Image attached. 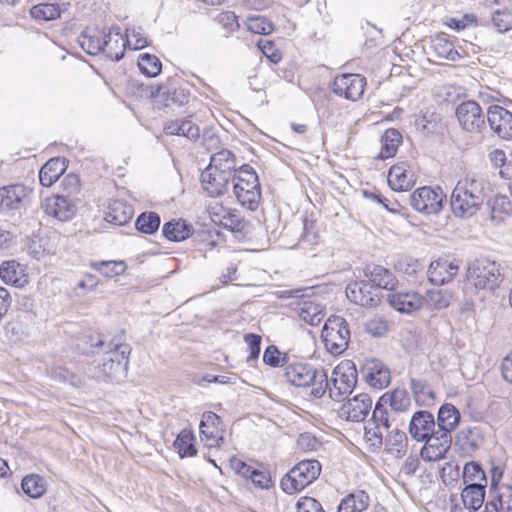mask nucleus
<instances>
[{
  "mask_svg": "<svg viewBox=\"0 0 512 512\" xmlns=\"http://www.w3.org/2000/svg\"><path fill=\"white\" fill-rule=\"evenodd\" d=\"M487 195V180L480 174L468 173L452 191L451 210L456 217L470 218L480 210Z\"/></svg>",
  "mask_w": 512,
  "mask_h": 512,
  "instance_id": "nucleus-1",
  "label": "nucleus"
},
{
  "mask_svg": "<svg viewBox=\"0 0 512 512\" xmlns=\"http://www.w3.org/2000/svg\"><path fill=\"white\" fill-rule=\"evenodd\" d=\"M107 347L102 362L94 367L96 371L93 376L104 381L120 380L126 376L131 353L129 345L124 343L123 331L112 338Z\"/></svg>",
  "mask_w": 512,
  "mask_h": 512,
  "instance_id": "nucleus-2",
  "label": "nucleus"
},
{
  "mask_svg": "<svg viewBox=\"0 0 512 512\" xmlns=\"http://www.w3.org/2000/svg\"><path fill=\"white\" fill-rule=\"evenodd\" d=\"M286 380L296 387L312 386L311 395L323 397L327 392V374L324 369H315L308 363L293 362L285 366Z\"/></svg>",
  "mask_w": 512,
  "mask_h": 512,
  "instance_id": "nucleus-3",
  "label": "nucleus"
},
{
  "mask_svg": "<svg viewBox=\"0 0 512 512\" xmlns=\"http://www.w3.org/2000/svg\"><path fill=\"white\" fill-rule=\"evenodd\" d=\"M233 192L239 204L255 211L261 200V187L255 170L248 164L242 165L233 174Z\"/></svg>",
  "mask_w": 512,
  "mask_h": 512,
  "instance_id": "nucleus-4",
  "label": "nucleus"
},
{
  "mask_svg": "<svg viewBox=\"0 0 512 512\" xmlns=\"http://www.w3.org/2000/svg\"><path fill=\"white\" fill-rule=\"evenodd\" d=\"M357 383V369L351 360L341 361L332 371L330 380L327 378L329 397L337 402L352 393Z\"/></svg>",
  "mask_w": 512,
  "mask_h": 512,
  "instance_id": "nucleus-5",
  "label": "nucleus"
},
{
  "mask_svg": "<svg viewBox=\"0 0 512 512\" xmlns=\"http://www.w3.org/2000/svg\"><path fill=\"white\" fill-rule=\"evenodd\" d=\"M320 473L321 464L319 461H300L282 478L281 488L287 494H295L314 482Z\"/></svg>",
  "mask_w": 512,
  "mask_h": 512,
  "instance_id": "nucleus-6",
  "label": "nucleus"
},
{
  "mask_svg": "<svg viewBox=\"0 0 512 512\" xmlns=\"http://www.w3.org/2000/svg\"><path fill=\"white\" fill-rule=\"evenodd\" d=\"M350 336L348 323L340 316L329 317L321 333L325 348L333 355H340L347 349Z\"/></svg>",
  "mask_w": 512,
  "mask_h": 512,
  "instance_id": "nucleus-7",
  "label": "nucleus"
},
{
  "mask_svg": "<svg viewBox=\"0 0 512 512\" xmlns=\"http://www.w3.org/2000/svg\"><path fill=\"white\" fill-rule=\"evenodd\" d=\"M411 406L409 393L405 389H394L384 393L374 408V418L381 423L395 422L394 413L405 412Z\"/></svg>",
  "mask_w": 512,
  "mask_h": 512,
  "instance_id": "nucleus-8",
  "label": "nucleus"
},
{
  "mask_svg": "<svg viewBox=\"0 0 512 512\" xmlns=\"http://www.w3.org/2000/svg\"><path fill=\"white\" fill-rule=\"evenodd\" d=\"M467 278L476 288L494 289L499 285L501 273L496 262L490 258H475L468 263Z\"/></svg>",
  "mask_w": 512,
  "mask_h": 512,
  "instance_id": "nucleus-9",
  "label": "nucleus"
},
{
  "mask_svg": "<svg viewBox=\"0 0 512 512\" xmlns=\"http://www.w3.org/2000/svg\"><path fill=\"white\" fill-rule=\"evenodd\" d=\"M455 115L461 128L469 133H480L487 120L480 104L474 100L460 103L456 107Z\"/></svg>",
  "mask_w": 512,
  "mask_h": 512,
  "instance_id": "nucleus-10",
  "label": "nucleus"
},
{
  "mask_svg": "<svg viewBox=\"0 0 512 512\" xmlns=\"http://www.w3.org/2000/svg\"><path fill=\"white\" fill-rule=\"evenodd\" d=\"M445 200L446 195L439 187H421L410 195L411 206L424 214H437L442 209Z\"/></svg>",
  "mask_w": 512,
  "mask_h": 512,
  "instance_id": "nucleus-11",
  "label": "nucleus"
},
{
  "mask_svg": "<svg viewBox=\"0 0 512 512\" xmlns=\"http://www.w3.org/2000/svg\"><path fill=\"white\" fill-rule=\"evenodd\" d=\"M366 87V78L360 74H342L333 82V92L347 100H359Z\"/></svg>",
  "mask_w": 512,
  "mask_h": 512,
  "instance_id": "nucleus-12",
  "label": "nucleus"
},
{
  "mask_svg": "<svg viewBox=\"0 0 512 512\" xmlns=\"http://www.w3.org/2000/svg\"><path fill=\"white\" fill-rule=\"evenodd\" d=\"M32 190L23 184H10L0 187V212L20 210L28 201Z\"/></svg>",
  "mask_w": 512,
  "mask_h": 512,
  "instance_id": "nucleus-13",
  "label": "nucleus"
},
{
  "mask_svg": "<svg viewBox=\"0 0 512 512\" xmlns=\"http://www.w3.org/2000/svg\"><path fill=\"white\" fill-rule=\"evenodd\" d=\"M423 442H425V445L421 449L422 459L435 462L445 458V455L451 447L452 436L449 433L437 429Z\"/></svg>",
  "mask_w": 512,
  "mask_h": 512,
  "instance_id": "nucleus-14",
  "label": "nucleus"
},
{
  "mask_svg": "<svg viewBox=\"0 0 512 512\" xmlns=\"http://www.w3.org/2000/svg\"><path fill=\"white\" fill-rule=\"evenodd\" d=\"M372 408V399L366 393H360L344 402L339 415L352 422H362L366 419Z\"/></svg>",
  "mask_w": 512,
  "mask_h": 512,
  "instance_id": "nucleus-15",
  "label": "nucleus"
},
{
  "mask_svg": "<svg viewBox=\"0 0 512 512\" xmlns=\"http://www.w3.org/2000/svg\"><path fill=\"white\" fill-rule=\"evenodd\" d=\"M487 122L491 130L504 140H512V113L499 105L489 107Z\"/></svg>",
  "mask_w": 512,
  "mask_h": 512,
  "instance_id": "nucleus-16",
  "label": "nucleus"
},
{
  "mask_svg": "<svg viewBox=\"0 0 512 512\" xmlns=\"http://www.w3.org/2000/svg\"><path fill=\"white\" fill-rule=\"evenodd\" d=\"M347 298L363 307H375L380 302L378 290L370 283L356 281L346 287Z\"/></svg>",
  "mask_w": 512,
  "mask_h": 512,
  "instance_id": "nucleus-17",
  "label": "nucleus"
},
{
  "mask_svg": "<svg viewBox=\"0 0 512 512\" xmlns=\"http://www.w3.org/2000/svg\"><path fill=\"white\" fill-rule=\"evenodd\" d=\"M41 207L47 215L60 221H68L76 213L75 201L64 195H53L47 197L42 202Z\"/></svg>",
  "mask_w": 512,
  "mask_h": 512,
  "instance_id": "nucleus-18",
  "label": "nucleus"
},
{
  "mask_svg": "<svg viewBox=\"0 0 512 512\" xmlns=\"http://www.w3.org/2000/svg\"><path fill=\"white\" fill-rule=\"evenodd\" d=\"M221 419L214 412H204L200 421L201 440L209 447H220L224 442Z\"/></svg>",
  "mask_w": 512,
  "mask_h": 512,
  "instance_id": "nucleus-19",
  "label": "nucleus"
},
{
  "mask_svg": "<svg viewBox=\"0 0 512 512\" xmlns=\"http://www.w3.org/2000/svg\"><path fill=\"white\" fill-rule=\"evenodd\" d=\"M459 262L458 258H436L429 265V280L435 285L450 281L458 273Z\"/></svg>",
  "mask_w": 512,
  "mask_h": 512,
  "instance_id": "nucleus-20",
  "label": "nucleus"
},
{
  "mask_svg": "<svg viewBox=\"0 0 512 512\" xmlns=\"http://www.w3.org/2000/svg\"><path fill=\"white\" fill-rule=\"evenodd\" d=\"M416 183V174L408 162L393 165L388 172V184L394 191H408Z\"/></svg>",
  "mask_w": 512,
  "mask_h": 512,
  "instance_id": "nucleus-21",
  "label": "nucleus"
},
{
  "mask_svg": "<svg viewBox=\"0 0 512 512\" xmlns=\"http://www.w3.org/2000/svg\"><path fill=\"white\" fill-rule=\"evenodd\" d=\"M434 416L426 410H419L413 414L409 422V434L418 441L423 442L435 431Z\"/></svg>",
  "mask_w": 512,
  "mask_h": 512,
  "instance_id": "nucleus-22",
  "label": "nucleus"
},
{
  "mask_svg": "<svg viewBox=\"0 0 512 512\" xmlns=\"http://www.w3.org/2000/svg\"><path fill=\"white\" fill-rule=\"evenodd\" d=\"M105 46L102 53L112 61H119L123 58L127 47V39L121 33V28L117 25L112 26L108 32H105Z\"/></svg>",
  "mask_w": 512,
  "mask_h": 512,
  "instance_id": "nucleus-23",
  "label": "nucleus"
},
{
  "mask_svg": "<svg viewBox=\"0 0 512 512\" xmlns=\"http://www.w3.org/2000/svg\"><path fill=\"white\" fill-rule=\"evenodd\" d=\"M0 278L6 284L23 287L29 282L27 266L15 259L4 261L0 266Z\"/></svg>",
  "mask_w": 512,
  "mask_h": 512,
  "instance_id": "nucleus-24",
  "label": "nucleus"
},
{
  "mask_svg": "<svg viewBox=\"0 0 512 512\" xmlns=\"http://www.w3.org/2000/svg\"><path fill=\"white\" fill-rule=\"evenodd\" d=\"M387 301L391 307L401 313H411L423 306V297L414 291L391 293Z\"/></svg>",
  "mask_w": 512,
  "mask_h": 512,
  "instance_id": "nucleus-25",
  "label": "nucleus"
},
{
  "mask_svg": "<svg viewBox=\"0 0 512 512\" xmlns=\"http://www.w3.org/2000/svg\"><path fill=\"white\" fill-rule=\"evenodd\" d=\"M232 178L214 171L212 167H206L201 173V183L205 191L212 196L216 197L223 194L228 187Z\"/></svg>",
  "mask_w": 512,
  "mask_h": 512,
  "instance_id": "nucleus-26",
  "label": "nucleus"
},
{
  "mask_svg": "<svg viewBox=\"0 0 512 512\" xmlns=\"http://www.w3.org/2000/svg\"><path fill=\"white\" fill-rule=\"evenodd\" d=\"M78 44L89 55L102 53L105 46V31L97 27H87L79 35Z\"/></svg>",
  "mask_w": 512,
  "mask_h": 512,
  "instance_id": "nucleus-27",
  "label": "nucleus"
},
{
  "mask_svg": "<svg viewBox=\"0 0 512 512\" xmlns=\"http://www.w3.org/2000/svg\"><path fill=\"white\" fill-rule=\"evenodd\" d=\"M364 275L369 278V281L377 290H392L397 283L393 273L380 265L366 266L364 269Z\"/></svg>",
  "mask_w": 512,
  "mask_h": 512,
  "instance_id": "nucleus-28",
  "label": "nucleus"
},
{
  "mask_svg": "<svg viewBox=\"0 0 512 512\" xmlns=\"http://www.w3.org/2000/svg\"><path fill=\"white\" fill-rule=\"evenodd\" d=\"M486 204L490 211V219L496 225L502 223L512 213V203L506 195H495Z\"/></svg>",
  "mask_w": 512,
  "mask_h": 512,
  "instance_id": "nucleus-29",
  "label": "nucleus"
},
{
  "mask_svg": "<svg viewBox=\"0 0 512 512\" xmlns=\"http://www.w3.org/2000/svg\"><path fill=\"white\" fill-rule=\"evenodd\" d=\"M134 214L131 205L123 200H113L108 206L105 219L115 225H125L128 223Z\"/></svg>",
  "mask_w": 512,
  "mask_h": 512,
  "instance_id": "nucleus-30",
  "label": "nucleus"
},
{
  "mask_svg": "<svg viewBox=\"0 0 512 512\" xmlns=\"http://www.w3.org/2000/svg\"><path fill=\"white\" fill-rule=\"evenodd\" d=\"M485 485L482 483L468 484L461 493L464 508L470 512L477 511L484 502Z\"/></svg>",
  "mask_w": 512,
  "mask_h": 512,
  "instance_id": "nucleus-31",
  "label": "nucleus"
},
{
  "mask_svg": "<svg viewBox=\"0 0 512 512\" xmlns=\"http://www.w3.org/2000/svg\"><path fill=\"white\" fill-rule=\"evenodd\" d=\"M208 167H212L214 171H218L230 178H233V174L238 172L234 155L227 149L214 153L210 158Z\"/></svg>",
  "mask_w": 512,
  "mask_h": 512,
  "instance_id": "nucleus-32",
  "label": "nucleus"
},
{
  "mask_svg": "<svg viewBox=\"0 0 512 512\" xmlns=\"http://www.w3.org/2000/svg\"><path fill=\"white\" fill-rule=\"evenodd\" d=\"M66 165L64 159L52 158L47 161L39 172L40 184L44 187L52 186L59 177L65 172Z\"/></svg>",
  "mask_w": 512,
  "mask_h": 512,
  "instance_id": "nucleus-33",
  "label": "nucleus"
},
{
  "mask_svg": "<svg viewBox=\"0 0 512 512\" xmlns=\"http://www.w3.org/2000/svg\"><path fill=\"white\" fill-rule=\"evenodd\" d=\"M370 505V497L364 490H356L343 498L338 512H363Z\"/></svg>",
  "mask_w": 512,
  "mask_h": 512,
  "instance_id": "nucleus-34",
  "label": "nucleus"
},
{
  "mask_svg": "<svg viewBox=\"0 0 512 512\" xmlns=\"http://www.w3.org/2000/svg\"><path fill=\"white\" fill-rule=\"evenodd\" d=\"M459 421L460 412L454 405L446 403L439 408L436 422L439 430L451 434Z\"/></svg>",
  "mask_w": 512,
  "mask_h": 512,
  "instance_id": "nucleus-35",
  "label": "nucleus"
},
{
  "mask_svg": "<svg viewBox=\"0 0 512 512\" xmlns=\"http://www.w3.org/2000/svg\"><path fill=\"white\" fill-rule=\"evenodd\" d=\"M154 97H161L164 105L169 107L172 105L183 106L190 100V92L184 88L163 89L158 87L155 92L151 93Z\"/></svg>",
  "mask_w": 512,
  "mask_h": 512,
  "instance_id": "nucleus-36",
  "label": "nucleus"
},
{
  "mask_svg": "<svg viewBox=\"0 0 512 512\" xmlns=\"http://www.w3.org/2000/svg\"><path fill=\"white\" fill-rule=\"evenodd\" d=\"M366 382L373 388L382 390L391 380L390 371L380 362H374L368 367Z\"/></svg>",
  "mask_w": 512,
  "mask_h": 512,
  "instance_id": "nucleus-37",
  "label": "nucleus"
},
{
  "mask_svg": "<svg viewBox=\"0 0 512 512\" xmlns=\"http://www.w3.org/2000/svg\"><path fill=\"white\" fill-rule=\"evenodd\" d=\"M392 422L381 423L375 420L374 412L372 418L365 426V439L371 446L379 448L383 444L384 432L392 426Z\"/></svg>",
  "mask_w": 512,
  "mask_h": 512,
  "instance_id": "nucleus-38",
  "label": "nucleus"
},
{
  "mask_svg": "<svg viewBox=\"0 0 512 512\" xmlns=\"http://www.w3.org/2000/svg\"><path fill=\"white\" fill-rule=\"evenodd\" d=\"M401 143V133L394 128L387 129L381 138V151L379 153V158L385 160L393 157Z\"/></svg>",
  "mask_w": 512,
  "mask_h": 512,
  "instance_id": "nucleus-39",
  "label": "nucleus"
},
{
  "mask_svg": "<svg viewBox=\"0 0 512 512\" xmlns=\"http://www.w3.org/2000/svg\"><path fill=\"white\" fill-rule=\"evenodd\" d=\"M192 232V227L183 220H173L165 223L162 234L169 241L180 242L186 240Z\"/></svg>",
  "mask_w": 512,
  "mask_h": 512,
  "instance_id": "nucleus-40",
  "label": "nucleus"
},
{
  "mask_svg": "<svg viewBox=\"0 0 512 512\" xmlns=\"http://www.w3.org/2000/svg\"><path fill=\"white\" fill-rule=\"evenodd\" d=\"M408 439L406 433L398 428L390 431L386 437V448L390 454L403 457L407 451Z\"/></svg>",
  "mask_w": 512,
  "mask_h": 512,
  "instance_id": "nucleus-41",
  "label": "nucleus"
},
{
  "mask_svg": "<svg viewBox=\"0 0 512 512\" xmlns=\"http://www.w3.org/2000/svg\"><path fill=\"white\" fill-rule=\"evenodd\" d=\"M298 315L305 323L315 326L324 318V311L320 304L313 301H304L300 304Z\"/></svg>",
  "mask_w": 512,
  "mask_h": 512,
  "instance_id": "nucleus-42",
  "label": "nucleus"
},
{
  "mask_svg": "<svg viewBox=\"0 0 512 512\" xmlns=\"http://www.w3.org/2000/svg\"><path fill=\"white\" fill-rule=\"evenodd\" d=\"M23 492L31 498H40L46 491V481L43 477L31 474L22 479Z\"/></svg>",
  "mask_w": 512,
  "mask_h": 512,
  "instance_id": "nucleus-43",
  "label": "nucleus"
},
{
  "mask_svg": "<svg viewBox=\"0 0 512 512\" xmlns=\"http://www.w3.org/2000/svg\"><path fill=\"white\" fill-rule=\"evenodd\" d=\"M174 448L181 458L195 456L194 435L189 430H182L174 441Z\"/></svg>",
  "mask_w": 512,
  "mask_h": 512,
  "instance_id": "nucleus-44",
  "label": "nucleus"
},
{
  "mask_svg": "<svg viewBox=\"0 0 512 512\" xmlns=\"http://www.w3.org/2000/svg\"><path fill=\"white\" fill-rule=\"evenodd\" d=\"M91 266L103 276L112 278L125 272L127 265L122 260H102L92 262Z\"/></svg>",
  "mask_w": 512,
  "mask_h": 512,
  "instance_id": "nucleus-45",
  "label": "nucleus"
},
{
  "mask_svg": "<svg viewBox=\"0 0 512 512\" xmlns=\"http://www.w3.org/2000/svg\"><path fill=\"white\" fill-rule=\"evenodd\" d=\"M451 295L443 290H429L423 297V305L432 310H441L450 305Z\"/></svg>",
  "mask_w": 512,
  "mask_h": 512,
  "instance_id": "nucleus-46",
  "label": "nucleus"
},
{
  "mask_svg": "<svg viewBox=\"0 0 512 512\" xmlns=\"http://www.w3.org/2000/svg\"><path fill=\"white\" fill-rule=\"evenodd\" d=\"M493 26L500 33L507 32L512 29V3L495 10L491 15Z\"/></svg>",
  "mask_w": 512,
  "mask_h": 512,
  "instance_id": "nucleus-47",
  "label": "nucleus"
},
{
  "mask_svg": "<svg viewBox=\"0 0 512 512\" xmlns=\"http://www.w3.org/2000/svg\"><path fill=\"white\" fill-rule=\"evenodd\" d=\"M160 221L156 212H143L137 217L135 227L144 234H153L158 230Z\"/></svg>",
  "mask_w": 512,
  "mask_h": 512,
  "instance_id": "nucleus-48",
  "label": "nucleus"
},
{
  "mask_svg": "<svg viewBox=\"0 0 512 512\" xmlns=\"http://www.w3.org/2000/svg\"><path fill=\"white\" fill-rule=\"evenodd\" d=\"M137 65L140 71L149 77L159 75L162 69V64L159 58L148 53L139 55Z\"/></svg>",
  "mask_w": 512,
  "mask_h": 512,
  "instance_id": "nucleus-49",
  "label": "nucleus"
},
{
  "mask_svg": "<svg viewBox=\"0 0 512 512\" xmlns=\"http://www.w3.org/2000/svg\"><path fill=\"white\" fill-rule=\"evenodd\" d=\"M32 18L39 21H51L60 17L61 10L57 4L41 3L32 7Z\"/></svg>",
  "mask_w": 512,
  "mask_h": 512,
  "instance_id": "nucleus-50",
  "label": "nucleus"
},
{
  "mask_svg": "<svg viewBox=\"0 0 512 512\" xmlns=\"http://www.w3.org/2000/svg\"><path fill=\"white\" fill-rule=\"evenodd\" d=\"M105 344L104 337L97 333V332H86L84 333L81 338H79L78 343L76 344V347L78 351H80L83 354H88L91 352V349L96 347H101Z\"/></svg>",
  "mask_w": 512,
  "mask_h": 512,
  "instance_id": "nucleus-51",
  "label": "nucleus"
},
{
  "mask_svg": "<svg viewBox=\"0 0 512 512\" xmlns=\"http://www.w3.org/2000/svg\"><path fill=\"white\" fill-rule=\"evenodd\" d=\"M247 29L254 34L268 35L273 31V24L264 16H251L246 21Z\"/></svg>",
  "mask_w": 512,
  "mask_h": 512,
  "instance_id": "nucleus-52",
  "label": "nucleus"
},
{
  "mask_svg": "<svg viewBox=\"0 0 512 512\" xmlns=\"http://www.w3.org/2000/svg\"><path fill=\"white\" fill-rule=\"evenodd\" d=\"M485 480V473L479 463L471 461L465 464L463 468L464 483H481V481Z\"/></svg>",
  "mask_w": 512,
  "mask_h": 512,
  "instance_id": "nucleus-53",
  "label": "nucleus"
},
{
  "mask_svg": "<svg viewBox=\"0 0 512 512\" xmlns=\"http://www.w3.org/2000/svg\"><path fill=\"white\" fill-rule=\"evenodd\" d=\"M221 218L222 219L221 222H219V225L223 226L224 228L240 231L245 226L244 219L236 210L228 209L225 212V215L221 216Z\"/></svg>",
  "mask_w": 512,
  "mask_h": 512,
  "instance_id": "nucleus-54",
  "label": "nucleus"
},
{
  "mask_svg": "<svg viewBox=\"0 0 512 512\" xmlns=\"http://www.w3.org/2000/svg\"><path fill=\"white\" fill-rule=\"evenodd\" d=\"M263 361L272 367L284 366L286 355L280 352L276 346L270 345L264 351Z\"/></svg>",
  "mask_w": 512,
  "mask_h": 512,
  "instance_id": "nucleus-55",
  "label": "nucleus"
},
{
  "mask_svg": "<svg viewBox=\"0 0 512 512\" xmlns=\"http://www.w3.org/2000/svg\"><path fill=\"white\" fill-rule=\"evenodd\" d=\"M215 21L224 28L228 34L233 33L236 31L240 25L237 20V16L232 11H224L219 13L215 17Z\"/></svg>",
  "mask_w": 512,
  "mask_h": 512,
  "instance_id": "nucleus-56",
  "label": "nucleus"
},
{
  "mask_svg": "<svg viewBox=\"0 0 512 512\" xmlns=\"http://www.w3.org/2000/svg\"><path fill=\"white\" fill-rule=\"evenodd\" d=\"M433 48L440 58L454 61L458 56V52L454 49L453 44L444 39L435 40Z\"/></svg>",
  "mask_w": 512,
  "mask_h": 512,
  "instance_id": "nucleus-57",
  "label": "nucleus"
},
{
  "mask_svg": "<svg viewBox=\"0 0 512 512\" xmlns=\"http://www.w3.org/2000/svg\"><path fill=\"white\" fill-rule=\"evenodd\" d=\"M494 501L498 503L502 512H512V486H500L498 495Z\"/></svg>",
  "mask_w": 512,
  "mask_h": 512,
  "instance_id": "nucleus-58",
  "label": "nucleus"
},
{
  "mask_svg": "<svg viewBox=\"0 0 512 512\" xmlns=\"http://www.w3.org/2000/svg\"><path fill=\"white\" fill-rule=\"evenodd\" d=\"M62 187L64 192H66L65 196H68V198L76 196L81 191L79 176L76 174L66 175L62 180Z\"/></svg>",
  "mask_w": 512,
  "mask_h": 512,
  "instance_id": "nucleus-59",
  "label": "nucleus"
},
{
  "mask_svg": "<svg viewBox=\"0 0 512 512\" xmlns=\"http://www.w3.org/2000/svg\"><path fill=\"white\" fill-rule=\"evenodd\" d=\"M244 341L247 344L249 351L247 362L256 360L260 354L261 336L249 333L244 336Z\"/></svg>",
  "mask_w": 512,
  "mask_h": 512,
  "instance_id": "nucleus-60",
  "label": "nucleus"
},
{
  "mask_svg": "<svg viewBox=\"0 0 512 512\" xmlns=\"http://www.w3.org/2000/svg\"><path fill=\"white\" fill-rule=\"evenodd\" d=\"M365 330L374 337H381L388 331V323L382 318H373L365 323Z\"/></svg>",
  "mask_w": 512,
  "mask_h": 512,
  "instance_id": "nucleus-61",
  "label": "nucleus"
},
{
  "mask_svg": "<svg viewBox=\"0 0 512 512\" xmlns=\"http://www.w3.org/2000/svg\"><path fill=\"white\" fill-rule=\"evenodd\" d=\"M476 23V17L472 14H465L461 18H455V17H449L445 21V24L456 30V31H462L467 26L475 24Z\"/></svg>",
  "mask_w": 512,
  "mask_h": 512,
  "instance_id": "nucleus-62",
  "label": "nucleus"
},
{
  "mask_svg": "<svg viewBox=\"0 0 512 512\" xmlns=\"http://www.w3.org/2000/svg\"><path fill=\"white\" fill-rule=\"evenodd\" d=\"M178 136H184L189 140H196L200 135L199 127L194 124L190 119H180Z\"/></svg>",
  "mask_w": 512,
  "mask_h": 512,
  "instance_id": "nucleus-63",
  "label": "nucleus"
},
{
  "mask_svg": "<svg viewBox=\"0 0 512 512\" xmlns=\"http://www.w3.org/2000/svg\"><path fill=\"white\" fill-rule=\"evenodd\" d=\"M297 512H324L319 501L312 497H301L297 502Z\"/></svg>",
  "mask_w": 512,
  "mask_h": 512,
  "instance_id": "nucleus-64",
  "label": "nucleus"
}]
</instances>
